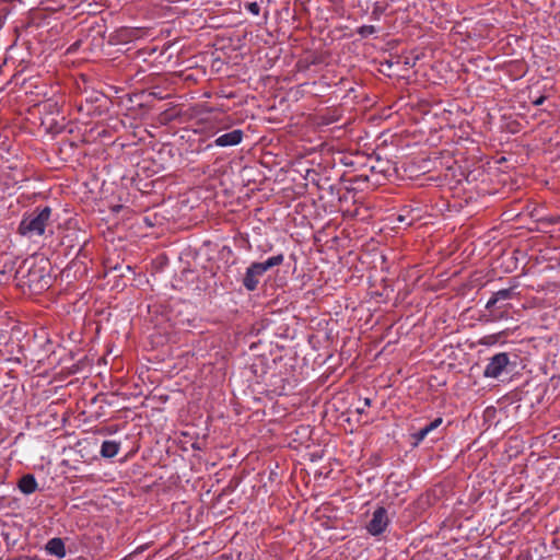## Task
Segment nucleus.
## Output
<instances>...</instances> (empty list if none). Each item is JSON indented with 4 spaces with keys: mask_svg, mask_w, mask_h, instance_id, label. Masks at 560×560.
Returning a JSON list of instances; mask_svg holds the SVG:
<instances>
[{
    "mask_svg": "<svg viewBox=\"0 0 560 560\" xmlns=\"http://www.w3.org/2000/svg\"><path fill=\"white\" fill-rule=\"evenodd\" d=\"M264 272L256 266L255 262H252L247 268L242 278V285L248 291L253 292L258 289L261 278L264 277Z\"/></svg>",
    "mask_w": 560,
    "mask_h": 560,
    "instance_id": "6e6552de",
    "label": "nucleus"
},
{
    "mask_svg": "<svg viewBox=\"0 0 560 560\" xmlns=\"http://www.w3.org/2000/svg\"><path fill=\"white\" fill-rule=\"evenodd\" d=\"M14 279L22 290L40 294L52 284L51 264L47 258L30 257L24 259L15 271Z\"/></svg>",
    "mask_w": 560,
    "mask_h": 560,
    "instance_id": "f257e3e1",
    "label": "nucleus"
},
{
    "mask_svg": "<svg viewBox=\"0 0 560 560\" xmlns=\"http://www.w3.org/2000/svg\"><path fill=\"white\" fill-rule=\"evenodd\" d=\"M372 14L375 15V19H378L375 11H372Z\"/></svg>",
    "mask_w": 560,
    "mask_h": 560,
    "instance_id": "4be33fe9",
    "label": "nucleus"
},
{
    "mask_svg": "<svg viewBox=\"0 0 560 560\" xmlns=\"http://www.w3.org/2000/svg\"><path fill=\"white\" fill-rule=\"evenodd\" d=\"M443 422L442 418H436L433 421L425 424L419 431L410 434V444L417 447L432 431L438 429Z\"/></svg>",
    "mask_w": 560,
    "mask_h": 560,
    "instance_id": "1a4fd4ad",
    "label": "nucleus"
},
{
    "mask_svg": "<svg viewBox=\"0 0 560 560\" xmlns=\"http://www.w3.org/2000/svg\"><path fill=\"white\" fill-rule=\"evenodd\" d=\"M546 96L545 95H541L539 97H537L536 100H534L532 103L534 106H540L545 101H546Z\"/></svg>",
    "mask_w": 560,
    "mask_h": 560,
    "instance_id": "6ab92c4d",
    "label": "nucleus"
},
{
    "mask_svg": "<svg viewBox=\"0 0 560 560\" xmlns=\"http://www.w3.org/2000/svg\"><path fill=\"white\" fill-rule=\"evenodd\" d=\"M246 10H248L253 15H258L260 13V7L257 2H248L245 4Z\"/></svg>",
    "mask_w": 560,
    "mask_h": 560,
    "instance_id": "f3484780",
    "label": "nucleus"
},
{
    "mask_svg": "<svg viewBox=\"0 0 560 560\" xmlns=\"http://www.w3.org/2000/svg\"><path fill=\"white\" fill-rule=\"evenodd\" d=\"M376 33V28L373 25H362L357 28V34H359L362 38H366Z\"/></svg>",
    "mask_w": 560,
    "mask_h": 560,
    "instance_id": "dca6fc26",
    "label": "nucleus"
},
{
    "mask_svg": "<svg viewBox=\"0 0 560 560\" xmlns=\"http://www.w3.org/2000/svg\"><path fill=\"white\" fill-rule=\"evenodd\" d=\"M371 402H372L371 398H364V400H363V408L371 406Z\"/></svg>",
    "mask_w": 560,
    "mask_h": 560,
    "instance_id": "aec40b11",
    "label": "nucleus"
},
{
    "mask_svg": "<svg viewBox=\"0 0 560 560\" xmlns=\"http://www.w3.org/2000/svg\"><path fill=\"white\" fill-rule=\"evenodd\" d=\"M283 260H284V255L278 254V255L267 258L265 261H254V262L264 273H266L269 269L282 265Z\"/></svg>",
    "mask_w": 560,
    "mask_h": 560,
    "instance_id": "ddd939ff",
    "label": "nucleus"
},
{
    "mask_svg": "<svg viewBox=\"0 0 560 560\" xmlns=\"http://www.w3.org/2000/svg\"><path fill=\"white\" fill-rule=\"evenodd\" d=\"M357 411H358L359 413H362V412L364 411V408H363V407H358V408H357Z\"/></svg>",
    "mask_w": 560,
    "mask_h": 560,
    "instance_id": "412c9836",
    "label": "nucleus"
},
{
    "mask_svg": "<svg viewBox=\"0 0 560 560\" xmlns=\"http://www.w3.org/2000/svg\"><path fill=\"white\" fill-rule=\"evenodd\" d=\"M343 180L349 183V186L346 187L348 191L363 190L368 187L369 177L363 175H354L350 178H345Z\"/></svg>",
    "mask_w": 560,
    "mask_h": 560,
    "instance_id": "4468645a",
    "label": "nucleus"
},
{
    "mask_svg": "<svg viewBox=\"0 0 560 560\" xmlns=\"http://www.w3.org/2000/svg\"><path fill=\"white\" fill-rule=\"evenodd\" d=\"M389 523L387 510L378 506L372 514L371 521L366 525L368 532L373 536H378L385 532Z\"/></svg>",
    "mask_w": 560,
    "mask_h": 560,
    "instance_id": "0eeeda50",
    "label": "nucleus"
},
{
    "mask_svg": "<svg viewBox=\"0 0 560 560\" xmlns=\"http://www.w3.org/2000/svg\"><path fill=\"white\" fill-rule=\"evenodd\" d=\"M516 354L508 352H500L492 355L483 370V376L489 378H499L503 373H512L516 366Z\"/></svg>",
    "mask_w": 560,
    "mask_h": 560,
    "instance_id": "7ed1b4c3",
    "label": "nucleus"
},
{
    "mask_svg": "<svg viewBox=\"0 0 560 560\" xmlns=\"http://www.w3.org/2000/svg\"><path fill=\"white\" fill-rule=\"evenodd\" d=\"M513 294L514 288L501 289L492 294L486 304V308L490 312V320H499L506 317V311H500L504 305L497 306V304L512 299Z\"/></svg>",
    "mask_w": 560,
    "mask_h": 560,
    "instance_id": "39448f33",
    "label": "nucleus"
},
{
    "mask_svg": "<svg viewBox=\"0 0 560 560\" xmlns=\"http://www.w3.org/2000/svg\"><path fill=\"white\" fill-rule=\"evenodd\" d=\"M18 488L22 493L28 495L38 489V483L33 474H26L20 478Z\"/></svg>",
    "mask_w": 560,
    "mask_h": 560,
    "instance_id": "9d476101",
    "label": "nucleus"
},
{
    "mask_svg": "<svg viewBox=\"0 0 560 560\" xmlns=\"http://www.w3.org/2000/svg\"><path fill=\"white\" fill-rule=\"evenodd\" d=\"M214 136H217L213 142L207 144V149H211L212 147H235L242 142L244 138V131L242 129H233L220 135V130H218Z\"/></svg>",
    "mask_w": 560,
    "mask_h": 560,
    "instance_id": "423d86ee",
    "label": "nucleus"
},
{
    "mask_svg": "<svg viewBox=\"0 0 560 560\" xmlns=\"http://www.w3.org/2000/svg\"><path fill=\"white\" fill-rule=\"evenodd\" d=\"M51 215V208L44 207L36 208L32 213L25 215L19 225V232L27 236H40L44 234L45 229Z\"/></svg>",
    "mask_w": 560,
    "mask_h": 560,
    "instance_id": "f03ea898",
    "label": "nucleus"
},
{
    "mask_svg": "<svg viewBox=\"0 0 560 560\" xmlns=\"http://www.w3.org/2000/svg\"><path fill=\"white\" fill-rule=\"evenodd\" d=\"M120 267L117 265L114 267V270H118Z\"/></svg>",
    "mask_w": 560,
    "mask_h": 560,
    "instance_id": "5701e85b",
    "label": "nucleus"
},
{
    "mask_svg": "<svg viewBox=\"0 0 560 560\" xmlns=\"http://www.w3.org/2000/svg\"><path fill=\"white\" fill-rule=\"evenodd\" d=\"M413 209L405 207L401 209L400 213H398L396 221L409 226L419 219V214H413Z\"/></svg>",
    "mask_w": 560,
    "mask_h": 560,
    "instance_id": "2eb2a0df",
    "label": "nucleus"
},
{
    "mask_svg": "<svg viewBox=\"0 0 560 560\" xmlns=\"http://www.w3.org/2000/svg\"><path fill=\"white\" fill-rule=\"evenodd\" d=\"M149 95L153 96L156 100H164L167 97L165 94H163V91L159 90V89H152V91H150Z\"/></svg>",
    "mask_w": 560,
    "mask_h": 560,
    "instance_id": "a211bd4d",
    "label": "nucleus"
},
{
    "mask_svg": "<svg viewBox=\"0 0 560 560\" xmlns=\"http://www.w3.org/2000/svg\"><path fill=\"white\" fill-rule=\"evenodd\" d=\"M460 560H464V559H460Z\"/></svg>",
    "mask_w": 560,
    "mask_h": 560,
    "instance_id": "b1692460",
    "label": "nucleus"
},
{
    "mask_svg": "<svg viewBox=\"0 0 560 560\" xmlns=\"http://www.w3.org/2000/svg\"><path fill=\"white\" fill-rule=\"evenodd\" d=\"M88 243L89 238L84 232L69 230L62 237L61 246L65 248V255L74 253V259H80L88 257L85 249Z\"/></svg>",
    "mask_w": 560,
    "mask_h": 560,
    "instance_id": "20e7f679",
    "label": "nucleus"
},
{
    "mask_svg": "<svg viewBox=\"0 0 560 560\" xmlns=\"http://www.w3.org/2000/svg\"><path fill=\"white\" fill-rule=\"evenodd\" d=\"M49 555L56 556L59 559L66 556V546L61 538L55 537L48 540L45 547Z\"/></svg>",
    "mask_w": 560,
    "mask_h": 560,
    "instance_id": "9b49d317",
    "label": "nucleus"
},
{
    "mask_svg": "<svg viewBox=\"0 0 560 560\" xmlns=\"http://www.w3.org/2000/svg\"><path fill=\"white\" fill-rule=\"evenodd\" d=\"M120 450V442L106 440L102 443L100 454L104 458H113Z\"/></svg>",
    "mask_w": 560,
    "mask_h": 560,
    "instance_id": "f8f14e48",
    "label": "nucleus"
}]
</instances>
